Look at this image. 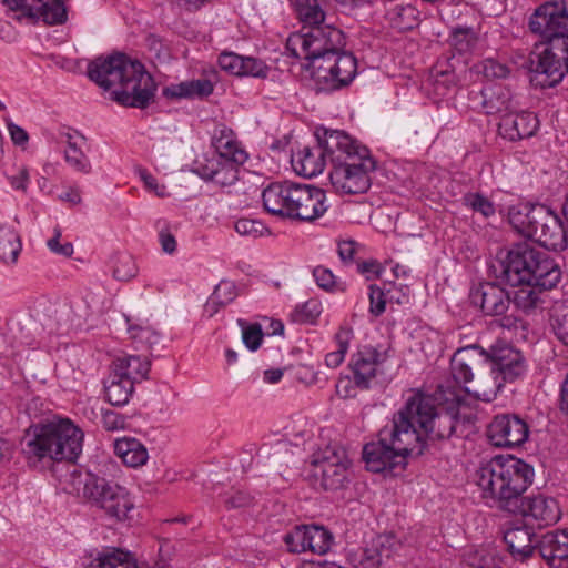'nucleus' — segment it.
I'll return each instance as SVG.
<instances>
[{"label": "nucleus", "mask_w": 568, "mask_h": 568, "mask_svg": "<svg viewBox=\"0 0 568 568\" xmlns=\"http://www.w3.org/2000/svg\"><path fill=\"white\" fill-rule=\"evenodd\" d=\"M294 9L303 26L287 38L286 50L296 59L310 61L317 91L332 92L348 85L357 73V61L344 51V31L326 22L318 0H294Z\"/></svg>", "instance_id": "f257e3e1"}, {"label": "nucleus", "mask_w": 568, "mask_h": 568, "mask_svg": "<svg viewBox=\"0 0 568 568\" xmlns=\"http://www.w3.org/2000/svg\"><path fill=\"white\" fill-rule=\"evenodd\" d=\"M498 278L518 286L511 303L524 313H531L542 303L541 292L555 288L561 280V270L550 255L528 243H518L499 257Z\"/></svg>", "instance_id": "f03ea898"}, {"label": "nucleus", "mask_w": 568, "mask_h": 568, "mask_svg": "<svg viewBox=\"0 0 568 568\" xmlns=\"http://www.w3.org/2000/svg\"><path fill=\"white\" fill-rule=\"evenodd\" d=\"M88 77L123 106L144 109L153 100L155 82L144 65L124 53L99 57L88 65Z\"/></svg>", "instance_id": "7ed1b4c3"}, {"label": "nucleus", "mask_w": 568, "mask_h": 568, "mask_svg": "<svg viewBox=\"0 0 568 568\" xmlns=\"http://www.w3.org/2000/svg\"><path fill=\"white\" fill-rule=\"evenodd\" d=\"M83 437V432L70 419L33 424L21 440V453L32 468L75 462L82 453Z\"/></svg>", "instance_id": "20e7f679"}, {"label": "nucleus", "mask_w": 568, "mask_h": 568, "mask_svg": "<svg viewBox=\"0 0 568 568\" xmlns=\"http://www.w3.org/2000/svg\"><path fill=\"white\" fill-rule=\"evenodd\" d=\"M535 471L531 465L514 456H497L478 467L474 481L485 499H491L505 511L518 510L517 504L531 486Z\"/></svg>", "instance_id": "39448f33"}, {"label": "nucleus", "mask_w": 568, "mask_h": 568, "mask_svg": "<svg viewBox=\"0 0 568 568\" xmlns=\"http://www.w3.org/2000/svg\"><path fill=\"white\" fill-rule=\"evenodd\" d=\"M405 418L399 410L395 413L392 423L379 430L378 439L364 446L363 458L371 471L403 469L407 456H417L418 436L407 429Z\"/></svg>", "instance_id": "423d86ee"}, {"label": "nucleus", "mask_w": 568, "mask_h": 568, "mask_svg": "<svg viewBox=\"0 0 568 568\" xmlns=\"http://www.w3.org/2000/svg\"><path fill=\"white\" fill-rule=\"evenodd\" d=\"M450 374L460 388L483 402H491L499 393L494 378V364L488 352L477 345L457 349L450 359Z\"/></svg>", "instance_id": "0eeeda50"}, {"label": "nucleus", "mask_w": 568, "mask_h": 568, "mask_svg": "<svg viewBox=\"0 0 568 568\" xmlns=\"http://www.w3.org/2000/svg\"><path fill=\"white\" fill-rule=\"evenodd\" d=\"M510 225L547 250L562 251L567 247V233L561 220L542 204H518L508 211Z\"/></svg>", "instance_id": "6e6552de"}, {"label": "nucleus", "mask_w": 568, "mask_h": 568, "mask_svg": "<svg viewBox=\"0 0 568 568\" xmlns=\"http://www.w3.org/2000/svg\"><path fill=\"white\" fill-rule=\"evenodd\" d=\"M399 413L406 417L407 429H412L418 436L417 456L424 453L427 440L449 438L458 424L455 415L447 412L437 413L434 400L422 394L408 398Z\"/></svg>", "instance_id": "1a4fd4ad"}, {"label": "nucleus", "mask_w": 568, "mask_h": 568, "mask_svg": "<svg viewBox=\"0 0 568 568\" xmlns=\"http://www.w3.org/2000/svg\"><path fill=\"white\" fill-rule=\"evenodd\" d=\"M71 478L73 491L82 494L83 498L103 509L110 517L123 520L133 507L128 493L105 478L78 471H73Z\"/></svg>", "instance_id": "9d476101"}, {"label": "nucleus", "mask_w": 568, "mask_h": 568, "mask_svg": "<svg viewBox=\"0 0 568 568\" xmlns=\"http://www.w3.org/2000/svg\"><path fill=\"white\" fill-rule=\"evenodd\" d=\"M531 82L541 88L558 84L568 72V40L558 38L534 45L528 60Z\"/></svg>", "instance_id": "9b49d317"}, {"label": "nucleus", "mask_w": 568, "mask_h": 568, "mask_svg": "<svg viewBox=\"0 0 568 568\" xmlns=\"http://www.w3.org/2000/svg\"><path fill=\"white\" fill-rule=\"evenodd\" d=\"M375 170L376 161L369 154L361 161L335 164L329 172V180L339 194H363L371 187V174Z\"/></svg>", "instance_id": "f8f14e48"}, {"label": "nucleus", "mask_w": 568, "mask_h": 568, "mask_svg": "<svg viewBox=\"0 0 568 568\" xmlns=\"http://www.w3.org/2000/svg\"><path fill=\"white\" fill-rule=\"evenodd\" d=\"M531 32L539 34V42L562 38L568 40V10L564 2H546L539 6L529 20Z\"/></svg>", "instance_id": "ddd939ff"}, {"label": "nucleus", "mask_w": 568, "mask_h": 568, "mask_svg": "<svg viewBox=\"0 0 568 568\" xmlns=\"http://www.w3.org/2000/svg\"><path fill=\"white\" fill-rule=\"evenodd\" d=\"M529 436L527 422L516 414L496 415L487 427L490 444L499 448H515L526 443Z\"/></svg>", "instance_id": "4468645a"}, {"label": "nucleus", "mask_w": 568, "mask_h": 568, "mask_svg": "<svg viewBox=\"0 0 568 568\" xmlns=\"http://www.w3.org/2000/svg\"><path fill=\"white\" fill-rule=\"evenodd\" d=\"M292 202L288 220L294 222L313 223L329 207L325 191L307 184L297 183Z\"/></svg>", "instance_id": "2eb2a0df"}, {"label": "nucleus", "mask_w": 568, "mask_h": 568, "mask_svg": "<svg viewBox=\"0 0 568 568\" xmlns=\"http://www.w3.org/2000/svg\"><path fill=\"white\" fill-rule=\"evenodd\" d=\"M313 464L325 490H338L347 483L351 460L343 448L327 447Z\"/></svg>", "instance_id": "dca6fc26"}, {"label": "nucleus", "mask_w": 568, "mask_h": 568, "mask_svg": "<svg viewBox=\"0 0 568 568\" xmlns=\"http://www.w3.org/2000/svg\"><path fill=\"white\" fill-rule=\"evenodd\" d=\"M400 548L402 542L393 532L378 535L353 552L351 561L355 568H382Z\"/></svg>", "instance_id": "f3484780"}, {"label": "nucleus", "mask_w": 568, "mask_h": 568, "mask_svg": "<svg viewBox=\"0 0 568 568\" xmlns=\"http://www.w3.org/2000/svg\"><path fill=\"white\" fill-rule=\"evenodd\" d=\"M489 359L494 364V378L499 382V390L505 383H514L523 378L527 371V364L520 351L508 344H498L488 352Z\"/></svg>", "instance_id": "a211bd4d"}, {"label": "nucleus", "mask_w": 568, "mask_h": 568, "mask_svg": "<svg viewBox=\"0 0 568 568\" xmlns=\"http://www.w3.org/2000/svg\"><path fill=\"white\" fill-rule=\"evenodd\" d=\"M327 159L332 165L361 161L369 155V150L354 140L351 135L339 130H325L322 136Z\"/></svg>", "instance_id": "6ab92c4d"}, {"label": "nucleus", "mask_w": 568, "mask_h": 568, "mask_svg": "<svg viewBox=\"0 0 568 568\" xmlns=\"http://www.w3.org/2000/svg\"><path fill=\"white\" fill-rule=\"evenodd\" d=\"M470 303L479 307L486 316H501L508 311L511 297L509 293L491 282L479 283L469 293Z\"/></svg>", "instance_id": "aec40b11"}, {"label": "nucleus", "mask_w": 568, "mask_h": 568, "mask_svg": "<svg viewBox=\"0 0 568 568\" xmlns=\"http://www.w3.org/2000/svg\"><path fill=\"white\" fill-rule=\"evenodd\" d=\"M386 359V352H382L371 345H365L352 355L348 367L351 373L357 377V384L367 385L371 388L372 382L381 373Z\"/></svg>", "instance_id": "412c9836"}, {"label": "nucleus", "mask_w": 568, "mask_h": 568, "mask_svg": "<svg viewBox=\"0 0 568 568\" xmlns=\"http://www.w3.org/2000/svg\"><path fill=\"white\" fill-rule=\"evenodd\" d=\"M517 507L518 510L510 513L525 518L530 517L538 527L556 524L561 515L557 500L544 495L523 497Z\"/></svg>", "instance_id": "4be33fe9"}, {"label": "nucleus", "mask_w": 568, "mask_h": 568, "mask_svg": "<svg viewBox=\"0 0 568 568\" xmlns=\"http://www.w3.org/2000/svg\"><path fill=\"white\" fill-rule=\"evenodd\" d=\"M243 164L212 159L203 155L193 164V172L203 180L211 181L221 186L234 184L239 180L240 168Z\"/></svg>", "instance_id": "5701e85b"}, {"label": "nucleus", "mask_w": 568, "mask_h": 568, "mask_svg": "<svg viewBox=\"0 0 568 568\" xmlns=\"http://www.w3.org/2000/svg\"><path fill=\"white\" fill-rule=\"evenodd\" d=\"M296 185L297 183L290 181L270 183L262 192L264 210L272 215L288 220Z\"/></svg>", "instance_id": "b1692460"}, {"label": "nucleus", "mask_w": 568, "mask_h": 568, "mask_svg": "<svg viewBox=\"0 0 568 568\" xmlns=\"http://www.w3.org/2000/svg\"><path fill=\"white\" fill-rule=\"evenodd\" d=\"M504 540L514 558L525 560L538 550L539 538L534 528L521 523H514L504 534Z\"/></svg>", "instance_id": "393cba45"}, {"label": "nucleus", "mask_w": 568, "mask_h": 568, "mask_svg": "<svg viewBox=\"0 0 568 568\" xmlns=\"http://www.w3.org/2000/svg\"><path fill=\"white\" fill-rule=\"evenodd\" d=\"M539 128V121L532 112L504 114L498 124V133L501 138L515 142L532 136Z\"/></svg>", "instance_id": "a878e982"}, {"label": "nucleus", "mask_w": 568, "mask_h": 568, "mask_svg": "<svg viewBox=\"0 0 568 568\" xmlns=\"http://www.w3.org/2000/svg\"><path fill=\"white\" fill-rule=\"evenodd\" d=\"M326 160L327 154L322 143V136L317 135V143L300 149L292 155L291 163L298 175L313 178L323 172Z\"/></svg>", "instance_id": "bb28decb"}, {"label": "nucleus", "mask_w": 568, "mask_h": 568, "mask_svg": "<svg viewBox=\"0 0 568 568\" xmlns=\"http://www.w3.org/2000/svg\"><path fill=\"white\" fill-rule=\"evenodd\" d=\"M538 552L551 568H568V528L545 534Z\"/></svg>", "instance_id": "cd10ccee"}, {"label": "nucleus", "mask_w": 568, "mask_h": 568, "mask_svg": "<svg viewBox=\"0 0 568 568\" xmlns=\"http://www.w3.org/2000/svg\"><path fill=\"white\" fill-rule=\"evenodd\" d=\"M217 62L222 70L237 77L265 79L271 70L270 67L260 59L240 55L234 52H222L219 55Z\"/></svg>", "instance_id": "c85d7f7f"}, {"label": "nucleus", "mask_w": 568, "mask_h": 568, "mask_svg": "<svg viewBox=\"0 0 568 568\" xmlns=\"http://www.w3.org/2000/svg\"><path fill=\"white\" fill-rule=\"evenodd\" d=\"M212 145L216 152L211 156L212 159H221L235 164H244L248 159L247 152L237 140L234 131L226 126L215 130Z\"/></svg>", "instance_id": "c756f323"}, {"label": "nucleus", "mask_w": 568, "mask_h": 568, "mask_svg": "<svg viewBox=\"0 0 568 568\" xmlns=\"http://www.w3.org/2000/svg\"><path fill=\"white\" fill-rule=\"evenodd\" d=\"M480 93L481 108L486 114H508L515 109L511 92L500 84L488 85Z\"/></svg>", "instance_id": "7c9ffc66"}, {"label": "nucleus", "mask_w": 568, "mask_h": 568, "mask_svg": "<svg viewBox=\"0 0 568 568\" xmlns=\"http://www.w3.org/2000/svg\"><path fill=\"white\" fill-rule=\"evenodd\" d=\"M151 363L146 357L126 355L113 361V373L132 384L141 383L148 378Z\"/></svg>", "instance_id": "2f4dec72"}, {"label": "nucleus", "mask_w": 568, "mask_h": 568, "mask_svg": "<svg viewBox=\"0 0 568 568\" xmlns=\"http://www.w3.org/2000/svg\"><path fill=\"white\" fill-rule=\"evenodd\" d=\"M214 85L207 79L183 81L164 89V95L175 99H204L213 93Z\"/></svg>", "instance_id": "473e14b6"}, {"label": "nucleus", "mask_w": 568, "mask_h": 568, "mask_svg": "<svg viewBox=\"0 0 568 568\" xmlns=\"http://www.w3.org/2000/svg\"><path fill=\"white\" fill-rule=\"evenodd\" d=\"M114 453L129 467H141L149 458L145 446L135 438L116 439Z\"/></svg>", "instance_id": "72a5a7b5"}, {"label": "nucleus", "mask_w": 568, "mask_h": 568, "mask_svg": "<svg viewBox=\"0 0 568 568\" xmlns=\"http://www.w3.org/2000/svg\"><path fill=\"white\" fill-rule=\"evenodd\" d=\"M134 390V384L119 376V374L111 373L109 382L105 384V397L113 406L125 405Z\"/></svg>", "instance_id": "f704fd0d"}, {"label": "nucleus", "mask_w": 568, "mask_h": 568, "mask_svg": "<svg viewBox=\"0 0 568 568\" xmlns=\"http://www.w3.org/2000/svg\"><path fill=\"white\" fill-rule=\"evenodd\" d=\"M21 241L18 233L8 226L0 227V261L14 264L21 252Z\"/></svg>", "instance_id": "c9c22d12"}, {"label": "nucleus", "mask_w": 568, "mask_h": 568, "mask_svg": "<svg viewBox=\"0 0 568 568\" xmlns=\"http://www.w3.org/2000/svg\"><path fill=\"white\" fill-rule=\"evenodd\" d=\"M307 551L325 555L331 550L334 536L327 528L320 525H307Z\"/></svg>", "instance_id": "e433bc0d"}, {"label": "nucleus", "mask_w": 568, "mask_h": 568, "mask_svg": "<svg viewBox=\"0 0 568 568\" xmlns=\"http://www.w3.org/2000/svg\"><path fill=\"white\" fill-rule=\"evenodd\" d=\"M448 42L457 53L466 54L477 45L478 36L470 27H456L452 29Z\"/></svg>", "instance_id": "4c0bfd02"}, {"label": "nucleus", "mask_w": 568, "mask_h": 568, "mask_svg": "<svg viewBox=\"0 0 568 568\" xmlns=\"http://www.w3.org/2000/svg\"><path fill=\"white\" fill-rule=\"evenodd\" d=\"M41 3L37 12L50 26L61 24L67 20L64 0H36Z\"/></svg>", "instance_id": "58836bf2"}, {"label": "nucleus", "mask_w": 568, "mask_h": 568, "mask_svg": "<svg viewBox=\"0 0 568 568\" xmlns=\"http://www.w3.org/2000/svg\"><path fill=\"white\" fill-rule=\"evenodd\" d=\"M352 338V329L347 327H339L335 334L336 351L329 352L325 356V363L331 368L338 367L348 351L349 342Z\"/></svg>", "instance_id": "ea45409f"}, {"label": "nucleus", "mask_w": 568, "mask_h": 568, "mask_svg": "<svg viewBox=\"0 0 568 568\" xmlns=\"http://www.w3.org/2000/svg\"><path fill=\"white\" fill-rule=\"evenodd\" d=\"M551 325L556 336L568 345V300L558 301L554 304Z\"/></svg>", "instance_id": "a19ab883"}, {"label": "nucleus", "mask_w": 568, "mask_h": 568, "mask_svg": "<svg viewBox=\"0 0 568 568\" xmlns=\"http://www.w3.org/2000/svg\"><path fill=\"white\" fill-rule=\"evenodd\" d=\"M129 334L134 347L141 351H152L160 341L159 334L148 326H131Z\"/></svg>", "instance_id": "79ce46f5"}, {"label": "nucleus", "mask_w": 568, "mask_h": 568, "mask_svg": "<svg viewBox=\"0 0 568 568\" xmlns=\"http://www.w3.org/2000/svg\"><path fill=\"white\" fill-rule=\"evenodd\" d=\"M417 10L413 6H397L390 12L393 26L400 31L412 30L417 26Z\"/></svg>", "instance_id": "37998d69"}, {"label": "nucleus", "mask_w": 568, "mask_h": 568, "mask_svg": "<svg viewBox=\"0 0 568 568\" xmlns=\"http://www.w3.org/2000/svg\"><path fill=\"white\" fill-rule=\"evenodd\" d=\"M307 525H301L285 534L283 540L290 552L302 554L307 551Z\"/></svg>", "instance_id": "c03bdc74"}, {"label": "nucleus", "mask_w": 568, "mask_h": 568, "mask_svg": "<svg viewBox=\"0 0 568 568\" xmlns=\"http://www.w3.org/2000/svg\"><path fill=\"white\" fill-rule=\"evenodd\" d=\"M138 273V267L132 255L119 253L115 255L113 276L119 281H129Z\"/></svg>", "instance_id": "a18cd8bd"}, {"label": "nucleus", "mask_w": 568, "mask_h": 568, "mask_svg": "<svg viewBox=\"0 0 568 568\" xmlns=\"http://www.w3.org/2000/svg\"><path fill=\"white\" fill-rule=\"evenodd\" d=\"M313 276L317 285L327 292L335 293L344 292L346 290V284L337 280L332 271L324 266L315 267L313 271Z\"/></svg>", "instance_id": "49530a36"}, {"label": "nucleus", "mask_w": 568, "mask_h": 568, "mask_svg": "<svg viewBox=\"0 0 568 568\" xmlns=\"http://www.w3.org/2000/svg\"><path fill=\"white\" fill-rule=\"evenodd\" d=\"M368 389L367 385L357 384V377L353 374L352 376H341L335 385L336 395L343 399L355 398L359 392Z\"/></svg>", "instance_id": "de8ad7c7"}, {"label": "nucleus", "mask_w": 568, "mask_h": 568, "mask_svg": "<svg viewBox=\"0 0 568 568\" xmlns=\"http://www.w3.org/2000/svg\"><path fill=\"white\" fill-rule=\"evenodd\" d=\"M464 204L470 207L474 212L480 213L485 217L495 214L494 203L480 193H467L464 195Z\"/></svg>", "instance_id": "09e8293b"}, {"label": "nucleus", "mask_w": 568, "mask_h": 568, "mask_svg": "<svg viewBox=\"0 0 568 568\" xmlns=\"http://www.w3.org/2000/svg\"><path fill=\"white\" fill-rule=\"evenodd\" d=\"M477 71L489 80L504 79L509 74V68L495 59H485L476 65Z\"/></svg>", "instance_id": "8fccbe9b"}, {"label": "nucleus", "mask_w": 568, "mask_h": 568, "mask_svg": "<svg viewBox=\"0 0 568 568\" xmlns=\"http://www.w3.org/2000/svg\"><path fill=\"white\" fill-rule=\"evenodd\" d=\"M65 161L77 171L88 173L90 171V162L87 155L75 145L69 142L68 149L64 151Z\"/></svg>", "instance_id": "3c124183"}, {"label": "nucleus", "mask_w": 568, "mask_h": 568, "mask_svg": "<svg viewBox=\"0 0 568 568\" xmlns=\"http://www.w3.org/2000/svg\"><path fill=\"white\" fill-rule=\"evenodd\" d=\"M236 296L235 285L230 281L220 282L213 294L210 296V305L220 303V305H226L232 302Z\"/></svg>", "instance_id": "603ef678"}, {"label": "nucleus", "mask_w": 568, "mask_h": 568, "mask_svg": "<svg viewBox=\"0 0 568 568\" xmlns=\"http://www.w3.org/2000/svg\"><path fill=\"white\" fill-rule=\"evenodd\" d=\"M234 229L240 235L257 237L263 234L264 225L260 221L240 219L235 222Z\"/></svg>", "instance_id": "864d4df0"}, {"label": "nucleus", "mask_w": 568, "mask_h": 568, "mask_svg": "<svg viewBox=\"0 0 568 568\" xmlns=\"http://www.w3.org/2000/svg\"><path fill=\"white\" fill-rule=\"evenodd\" d=\"M243 342L251 351H256L263 341V332L261 325L255 323L243 327Z\"/></svg>", "instance_id": "5fc2aeb1"}, {"label": "nucleus", "mask_w": 568, "mask_h": 568, "mask_svg": "<svg viewBox=\"0 0 568 568\" xmlns=\"http://www.w3.org/2000/svg\"><path fill=\"white\" fill-rule=\"evenodd\" d=\"M357 272L363 275L366 280H375L382 275L383 266L376 260H366L356 262Z\"/></svg>", "instance_id": "6e6d98bb"}, {"label": "nucleus", "mask_w": 568, "mask_h": 568, "mask_svg": "<svg viewBox=\"0 0 568 568\" xmlns=\"http://www.w3.org/2000/svg\"><path fill=\"white\" fill-rule=\"evenodd\" d=\"M386 300L384 292L377 285L369 286V312L374 316H379L385 312Z\"/></svg>", "instance_id": "4d7b16f0"}, {"label": "nucleus", "mask_w": 568, "mask_h": 568, "mask_svg": "<svg viewBox=\"0 0 568 568\" xmlns=\"http://www.w3.org/2000/svg\"><path fill=\"white\" fill-rule=\"evenodd\" d=\"M102 425L109 432L123 429L126 425V418L114 410H106L102 415Z\"/></svg>", "instance_id": "13d9d810"}, {"label": "nucleus", "mask_w": 568, "mask_h": 568, "mask_svg": "<svg viewBox=\"0 0 568 568\" xmlns=\"http://www.w3.org/2000/svg\"><path fill=\"white\" fill-rule=\"evenodd\" d=\"M60 231L55 230V235L48 241V246L52 252L69 257L73 254V245L70 242L60 244Z\"/></svg>", "instance_id": "bf43d9fd"}, {"label": "nucleus", "mask_w": 568, "mask_h": 568, "mask_svg": "<svg viewBox=\"0 0 568 568\" xmlns=\"http://www.w3.org/2000/svg\"><path fill=\"white\" fill-rule=\"evenodd\" d=\"M224 503L229 509L242 508L251 505L252 497L244 491H235L227 497Z\"/></svg>", "instance_id": "052dcab7"}, {"label": "nucleus", "mask_w": 568, "mask_h": 568, "mask_svg": "<svg viewBox=\"0 0 568 568\" xmlns=\"http://www.w3.org/2000/svg\"><path fill=\"white\" fill-rule=\"evenodd\" d=\"M29 183L28 169L22 166L18 170L17 174L10 178V184L13 189L26 192Z\"/></svg>", "instance_id": "680f3d73"}, {"label": "nucleus", "mask_w": 568, "mask_h": 568, "mask_svg": "<svg viewBox=\"0 0 568 568\" xmlns=\"http://www.w3.org/2000/svg\"><path fill=\"white\" fill-rule=\"evenodd\" d=\"M357 243L355 241H342L338 243V255L343 262H353Z\"/></svg>", "instance_id": "e2e57ef3"}, {"label": "nucleus", "mask_w": 568, "mask_h": 568, "mask_svg": "<svg viewBox=\"0 0 568 568\" xmlns=\"http://www.w3.org/2000/svg\"><path fill=\"white\" fill-rule=\"evenodd\" d=\"M500 320V326L503 328H507L508 331H518L521 329L523 332L527 331V322H525L521 318H518L516 316H507L506 314L501 315Z\"/></svg>", "instance_id": "0e129e2a"}, {"label": "nucleus", "mask_w": 568, "mask_h": 568, "mask_svg": "<svg viewBox=\"0 0 568 568\" xmlns=\"http://www.w3.org/2000/svg\"><path fill=\"white\" fill-rule=\"evenodd\" d=\"M3 2L8 4L10 9L21 11L22 14L28 18H34L37 16L33 8L27 3V0H3Z\"/></svg>", "instance_id": "69168bd1"}, {"label": "nucleus", "mask_w": 568, "mask_h": 568, "mask_svg": "<svg viewBox=\"0 0 568 568\" xmlns=\"http://www.w3.org/2000/svg\"><path fill=\"white\" fill-rule=\"evenodd\" d=\"M8 129L14 144L24 145L28 142L29 135L26 130L13 123H9Z\"/></svg>", "instance_id": "338daca9"}, {"label": "nucleus", "mask_w": 568, "mask_h": 568, "mask_svg": "<svg viewBox=\"0 0 568 568\" xmlns=\"http://www.w3.org/2000/svg\"><path fill=\"white\" fill-rule=\"evenodd\" d=\"M162 250L169 254H172L176 250V240L173 234L168 231H161L159 234Z\"/></svg>", "instance_id": "774afa93"}]
</instances>
